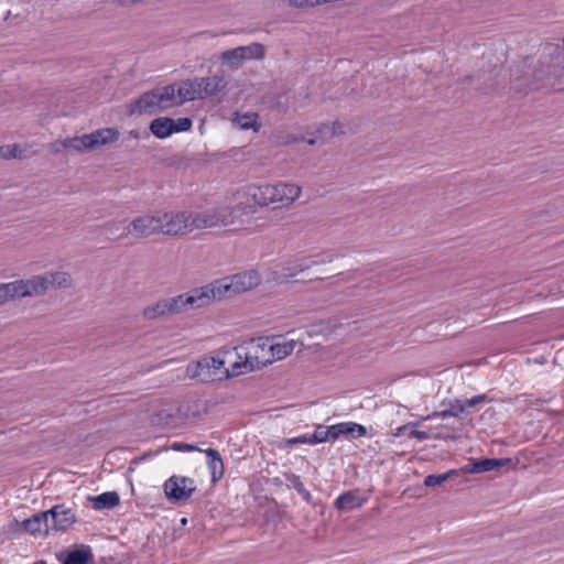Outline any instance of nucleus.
Returning a JSON list of instances; mask_svg holds the SVG:
<instances>
[{
	"label": "nucleus",
	"instance_id": "1",
	"mask_svg": "<svg viewBox=\"0 0 564 564\" xmlns=\"http://www.w3.org/2000/svg\"><path fill=\"white\" fill-rule=\"evenodd\" d=\"M176 84L155 87L144 91L128 106L129 115H154L181 106Z\"/></svg>",
	"mask_w": 564,
	"mask_h": 564
},
{
	"label": "nucleus",
	"instance_id": "2",
	"mask_svg": "<svg viewBox=\"0 0 564 564\" xmlns=\"http://www.w3.org/2000/svg\"><path fill=\"white\" fill-rule=\"evenodd\" d=\"M264 346L265 344H259L252 347L253 351H248L243 361L235 362L230 370L227 369V376L236 377L249 371L260 370L269 364H272L274 360H281L292 354L296 346V341L292 339L269 345V357L259 356V351L264 352Z\"/></svg>",
	"mask_w": 564,
	"mask_h": 564
},
{
	"label": "nucleus",
	"instance_id": "3",
	"mask_svg": "<svg viewBox=\"0 0 564 564\" xmlns=\"http://www.w3.org/2000/svg\"><path fill=\"white\" fill-rule=\"evenodd\" d=\"M249 194L259 206L278 204L273 208L292 204L301 194V187L295 184H261L251 186Z\"/></svg>",
	"mask_w": 564,
	"mask_h": 564
},
{
	"label": "nucleus",
	"instance_id": "4",
	"mask_svg": "<svg viewBox=\"0 0 564 564\" xmlns=\"http://www.w3.org/2000/svg\"><path fill=\"white\" fill-rule=\"evenodd\" d=\"M199 296L195 297L187 293L177 296L167 297L143 308L142 315L145 319H156L160 317L180 314L188 310H194V305L199 304Z\"/></svg>",
	"mask_w": 564,
	"mask_h": 564
},
{
	"label": "nucleus",
	"instance_id": "5",
	"mask_svg": "<svg viewBox=\"0 0 564 564\" xmlns=\"http://www.w3.org/2000/svg\"><path fill=\"white\" fill-rule=\"evenodd\" d=\"M162 230L163 227L159 213L145 214L135 217L127 224L123 231L117 235V238L123 239L128 236H132L137 239H143L153 235H160Z\"/></svg>",
	"mask_w": 564,
	"mask_h": 564
},
{
	"label": "nucleus",
	"instance_id": "6",
	"mask_svg": "<svg viewBox=\"0 0 564 564\" xmlns=\"http://www.w3.org/2000/svg\"><path fill=\"white\" fill-rule=\"evenodd\" d=\"M189 294L195 297L199 296V302H202L197 305L195 304L194 308L206 306L216 299L221 300L223 297L236 295L231 276H225L203 288L194 289L189 291Z\"/></svg>",
	"mask_w": 564,
	"mask_h": 564
},
{
	"label": "nucleus",
	"instance_id": "7",
	"mask_svg": "<svg viewBox=\"0 0 564 564\" xmlns=\"http://www.w3.org/2000/svg\"><path fill=\"white\" fill-rule=\"evenodd\" d=\"M534 77L541 86H550L557 91H564V54H557L554 63L547 66V70L542 67L534 70Z\"/></svg>",
	"mask_w": 564,
	"mask_h": 564
},
{
	"label": "nucleus",
	"instance_id": "8",
	"mask_svg": "<svg viewBox=\"0 0 564 564\" xmlns=\"http://www.w3.org/2000/svg\"><path fill=\"white\" fill-rule=\"evenodd\" d=\"M31 294L42 295L50 286L67 288L70 285V275L66 272H52L44 275H34L28 279Z\"/></svg>",
	"mask_w": 564,
	"mask_h": 564
},
{
	"label": "nucleus",
	"instance_id": "9",
	"mask_svg": "<svg viewBox=\"0 0 564 564\" xmlns=\"http://www.w3.org/2000/svg\"><path fill=\"white\" fill-rule=\"evenodd\" d=\"M194 480L188 477H170L163 485L164 494L170 501H184L196 490Z\"/></svg>",
	"mask_w": 564,
	"mask_h": 564
},
{
	"label": "nucleus",
	"instance_id": "10",
	"mask_svg": "<svg viewBox=\"0 0 564 564\" xmlns=\"http://www.w3.org/2000/svg\"><path fill=\"white\" fill-rule=\"evenodd\" d=\"M159 217L162 221L163 230L161 234L163 235L175 236L185 234L189 229L191 213H159Z\"/></svg>",
	"mask_w": 564,
	"mask_h": 564
},
{
	"label": "nucleus",
	"instance_id": "11",
	"mask_svg": "<svg viewBox=\"0 0 564 564\" xmlns=\"http://www.w3.org/2000/svg\"><path fill=\"white\" fill-rule=\"evenodd\" d=\"M48 512L51 530L66 531L76 522V514L72 508L65 507V505H56L52 507Z\"/></svg>",
	"mask_w": 564,
	"mask_h": 564
},
{
	"label": "nucleus",
	"instance_id": "12",
	"mask_svg": "<svg viewBox=\"0 0 564 564\" xmlns=\"http://www.w3.org/2000/svg\"><path fill=\"white\" fill-rule=\"evenodd\" d=\"M26 296H32L28 280H17L10 283L0 284V304L9 300Z\"/></svg>",
	"mask_w": 564,
	"mask_h": 564
},
{
	"label": "nucleus",
	"instance_id": "13",
	"mask_svg": "<svg viewBox=\"0 0 564 564\" xmlns=\"http://www.w3.org/2000/svg\"><path fill=\"white\" fill-rule=\"evenodd\" d=\"M202 83H204L203 79L196 77L194 79L183 80L180 85H176L182 105L186 101L204 99Z\"/></svg>",
	"mask_w": 564,
	"mask_h": 564
},
{
	"label": "nucleus",
	"instance_id": "14",
	"mask_svg": "<svg viewBox=\"0 0 564 564\" xmlns=\"http://www.w3.org/2000/svg\"><path fill=\"white\" fill-rule=\"evenodd\" d=\"M332 433L334 441L341 436L356 440L367 435V427L356 422H341L332 425Z\"/></svg>",
	"mask_w": 564,
	"mask_h": 564
},
{
	"label": "nucleus",
	"instance_id": "15",
	"mask_svg": "<svg viewBox=\"0 0 564 564\" xmlns=\"http://www.w3.org/2000/svg\"><path fill=\"white\" fill-rule=\"evenodd\" d=\"M511 463V458H481L478 460H471L466 466V471L471 474H480L490 470H498Z\"/></svg>",
	"mask_w": 564,
	"mask_h": 564
},
{
	"label": "nucleus",
	"instance_id": "16",
	"mask_svg": "<svg viewBox=\"0 0 564 564\" xmlns=\"http://www.w3.org/2000/svg\"><path fill=\"white\" fill-rule=\"evenodd\" d=\"M62 564H88L94 562V554L88 545H80L66 554L59 553L57 555Z\"/></svg>",
	"mask_w": 564,
	"mask_h": 564
},
{
	"label": "nucleus",
	"instance_id": "17",
	"mask_svg": "<svg viewBox=\"0 0 564 564\" xmlns=\"http://www.w3.org/2000/svg\"><path fill=\"white\" fill-rule=\"evenodd\" d=\"M234 293L246 292L260 283V275L257 271L250 270L231 275Z\"/></svg>",
	"mask_w": 564,
	"mask_h": 564
},
{
	"label": "nucleus",
	"instance_id": "18",
	"mask_svg": "<svg viewBox=\"0 0 564 564\" xmlns=\"http://www.w3.org/2000/svg\"><path fill=\"white\" fill-rule=\"evenodd\" d=\"M23 528L26 532L31 533L32 535L39 533L48 534L51 527L47 510L37 512L33 514L31 518L24 520Z\"/></svg>",
	"mask_w": 564,
	"mask_h": 564
},
{
	"label": "nucleus",
	"instance_id": "19",
	"mask_svg": "<svg viewBox=\"0 0 564 564\" xmlns=\"http://www.w3.org/2000/svg\"><path fill=\"white\" fill-rule=\"evenodd\" d=\"M366 499L358 496L355 491L348 490L339 495L334 501V507L343 512H348L362 507Z\"/></svg>",
	"mask_w": 564,
	"mask_h": 564
},
{
	"label": "nucleus",
	"instance_id": "20",
	"mask_svg": "<svg viewBox=\"0 0 564 564\" xmlns=\"http://www.w3.org/2000/svg\"><path fill=\"white\" fill-rule=\"evenodd\" d=\"M219 224L225 225V220L220 219V217L215 213L209 212H200V213H191L189 219V230L199 229V228H208L215 227Z\"/></svg>",
	"mask_w": 564,
	"mask_h": 564
},
{
	"label": "nucleus",
	"instance_id": "21",
	"mask_svg": "<svg viewBox=\"0 0 564 564\" xmlns=\"http://www.w3.org/2000/svg\"><path fill=\"white\" fill-rule=\"evenodd\" d=\"M174 119L172 118L159 117L150 122L149 129L156 138L165 139L174 133V129L172 127Z\"/></svg>",
	"mask_w": 564,
	"mask_h": 564
},
{
	"label": "nucleus",
	"instance_id": "22",
	"mask_svg": "<svg viewBox=\"0 0 564 564\" xmlns=\"http://www.w3.org/2000/svg\"><path fill=\"white\" fill-rule=\"evenodd\" d=\"M88 500L93 502L96 510L112 509L120 503V497L116 491L102 492L98 496H89Z\"/></svg>",
	"mask_w": 564,
	"mask_h": 564
},
{
	"label": "nucleus",
	"instance_id": "23",
	"mask_svg": "<svg viewBox=\"0 0 564 564\" xmlns=\"http://www.w3.org/2000/svg\"><path fill=\"white\" fill-rule=\"evenodd\" d=\"M200 79L204 82L202 83L204 98L217 95L227 85L224 76L219 75H214L212 77H200Z\"/></svg>",
	"mask_w": 564,
	"mask_h": 564
},
{
	"label": "nucleus",
	"instance_id": "24",
	"mask_svg": "<svg viewBox=\"0 0 564 564\" xmlns=\"http://www.w3.org/2000/svg\"><path fill=\"white\" fill-rule=\"evenodd\" d=\"M94 149L98 145L108 144L119 139L120 133L116 128H104L90 133Z\"/></svg>",
	"mask_w": 564,
	"mask_h": 564
},
{
	"label": "nucleus",
	"instance_id": "25",
	"mask_svg": "<svg viewBox=\"0 0 564 564\" xmlns=\"http://www.w3.org/2000/svg\"><path fill=\"white\" fill-rule=\"evenodd\" d=\"M448 406L440 412H434L432 415L426 416V420L432 417H457L459 414L466 411L465 404L459 399H455L454 401H449Z\"/></svg>",
	"mask_w": 564,
	"mask_h": 564
},
{
	"label": "nucleus",
	"instance_id": "26",
	"mask_svg": "<svg viewBox=\"0 0 564 564\" xmlns=\"http://www.w3.org/2000/svg\"><path fill=\"white\" fill-rule=\"evenodd\" d=\"M91 134H84L80 137L67 138L63 141V147L66 149H73L77 152H82L85 150L94 149L91 140Z\"/></svg>",
	"mask_w": 564,
	"mask_h": 564
},
{
	"label": "nucleus",
	"instance_id": "27",
	"mask_svg": "<svg viewBox=\"0 0 564 564\" xmlns=\"http://www.w3.org/2000/svg\"><path fill=\"white\" fill-rule=\"evenodd\" d=\"M285 479L292 486L296 492L310 505H314L313 497L311 492L304 487V484L302 482L300 476L289 473L285 474Z\"/></svg>",
	"mask_w": 564,
	"mask_h": 564
},
{
	"label": "nucleus",
	"instance_id": "28",
	"mask_svg": "<svg viewBox=\"0 0 564 564\" xmlns=\"http://www.w3.org/2000/svg\"><path fill=\"white\" fill-rule=\"evenodd\" d=\"M221 64L230 66L231 68H238L245 62V55L241 53L239 46L227 50L221 54Z\"/></svg>",
	"mask_w": 564,
	"mask_h": 564
},
{
	"label": "nucleus",
	"instance_id": "29",
	"mask_svg": "<svg viewBox=\"0 0 564 564\" xmlns=\"http://www.w3.org/2000/svg\"><path fill=\"white\" fill-rule=\"evenodd\" d=\"M325 260H297L292 263H290L288 267L284 268L285 275L286 276H294L300 272H303L307 269H310L313 265H316L318 263H323Z\"/></svg>",
	"mask_w": 564,
	"mask_h": 564
},
{
	"label": "nucleus",
	"instance_id": "30",
	"mask_svg": "<svg viewBox=\"0 0 564 564\" xmlns=\"http://www.w3.org/2000/svg\"><path fill=\"white\" fill-rule=\"evenodd\" d=\"M208 460L209 468L212 469L213 479L216 480V473L219 470V477L224 474V463L218 451L214 448H207L205 451Z\"/></svg>",
	"mask_w": 564,
	"mask_h": 564
},
{
	"label": "nucleus",
	"instance_id": "31",
	"mask_svg": "<svg viewBox=\"0 0 564 564\" xmlns=\"http://www.w3.org/2000/svg\"><path fill=\"white\" fill-rule=\"evenodd\" d=\"M241 53L245 55V61L252 58L261 59L264 57L265 47L263 44L254 42L246 46H239Z\"/></svg>",
	"mask_w": 564,
	"mask_h": 564
},
{
	"label": "nucleus",
	"instance_id": "32",
	"mask_svg": "<svg viewBox=\"0 0 564 564\" xmlns=\"http://www.w3.org/2000/svg\"><path fill=\"white\" fill-rule=\"evenodd\" d=\"M235 122L242 130H258L260 128V124L258 123V115L254 112H249L245 115L236 113Z\"/></svg>",
	"mask_w": 564,
	"mask_h": 564
},
{
	"label": "nucleus",
	"instance_id": "33",
	"mask_svg": "<svg viewBox=\"0 0 564 564\" xmlns=\"http://www.w3.org/2000/svg\"><path fill=\"white\" fill-rule=\"evenodd\" d=\"M459 470L451 469L444 474H431L427 475L424 479V486L426 487H435L437 485H442L447 481L452 476L458 475Z\"/></svg>",
	"mask_w": 564,
	"mask_h": 564
},
{
	"label": "nucleus",
	"instance_id": "34",
	"mask_svg": "<svg viewBox=\"0 0 564 564\" xmlns=\"http://www.w3.org/2000/svg\"><path fill=\"white\" fill-rule=\"evenodd\" d=\"M312 435V445L327 442L328 440L334 441V434L332 433V425L324 426L322 424L316 426V430Z\"/></svg>",
	"mask_w": 564,
	"mask_h": 564
},
{
	"label": "nucleus",
	"instance_id": "35",
	"mask_svg": "<svg viewBox=\"0 0 564 564\" xmlns=\"http://www.w3.org/2000/svg\"><path fill=\"white\" fill-rule=\"evenodd\" d=\"M224 364H225L224 360H221L218 357H212L209 360L204 359L203 361H198L197 366H196V368L199 369L200 371L194 372L193 376L194 377L202 376V371L204 369H209V367H213L214 370H219L224 366Z\"/></svg>",
	"mask_w": 564,
	"mask_h": 564
},
{
	"label": "nucleus",
	"instance_id": "36",
	"mask_svg": "<svg viewBox=\"0 0 564 564\" xmlns=\"http://www.w3.org/2000/svg\"><path fill=\"white\" fill-rule=\"evenodd\" d=\"M126 224L124 221L122 220H110V221H107L105 223L101 228L109 232L115 240H119L117 238V235L120 234L121 231H123V229L126 228Z\"/></svg>",
	"mask_w": 564,
	"mask_h": 564
},
{
	"label": "nucleus",
	"instance_id": "37",
	"mask_svg": "<svg viewBox=\"0 0 564 564\" xmlns=\"http://www.w3.org/2000/svg\"><path fill=\"white\" fill-rule=\"evenodd\" d=\"M0 155L3 159H15L21 156V150L18 144H7L0 147Z\"/></svg>",
	"mask_w": 564,
	"mask_h": 564
},
{
	"label": "nucleus",
	"instance_id": "38",
	"mask_svg": "<svg viewBox=\"0 0 564 564\" xmlns=\"http://www.w3.org/2000/svg\"><path fill=\"white\" fill-rule=\"evenodd\" d=\"M193 121L188 117L178 118L177 120H174V123L172 124L175 132H185L192 129Z\"/></svg>",
	"mask_w": 564,
	"mask_h": 564
},
{
	"label": "nucleus",
	"instance_id": "39",
	"mask_svg": "<svg viewBox=\"0 0 564 564\" xmlns=\"http://www.w3.org/2000/svg\"><path fill=\"white\" fill-rule=\"evenodd\" d=\"M312 435L310 434H304V435H300V436H296V437H292V438H286L284 442H285V447H292V446H295L297 444H311L312 445Z\"/></svg>",
	"mask_w": 564,
	"mask_h": 564
},
{
	"label": "nucleus",
	"instance_id": "40",
	"mask_svg": "<svg viewBox=\"0 0 564 564\" xmlns=\"http://www.w3.org/2000/svg\"><path fill=\"white\" fill-rule=\"evenodd\" d=\"M399 269L395 267L387 272H381L378 274V279L380 283L391 281L393 279H397L399 276L398 274Z\"/></svg>",
	"mask_w": 564,
	"mask_h": 564
},
{
	"label": "nucleus",
	"instance_id": "41",
	"mask_svg": "<svg viewBox=\"0 0 564 564\" xmlns=\"http://www.w3.org/2000/svg\"><path fill=\"white\" fill-rule=\"evenodd\" d=\"M171 448L177 452H193L198 451L199 448L194 444H186V443H180L175 442L171 445Z\"/></svg>",
	"mask_w": 564,
	"mask_h": 564
},
{
	"label": "nucleus",
	"instance_id": "42",
	"mask_svg": "<svg viewBox=\"0 0 564 564\" xmlns=\"http://www.w3.org/2000/svg\"><path fill=\"white\" fill-rule=\"evenodd\" d=\"M488 400L489 399H488L487 394H478V395H475V397L468 399L466 401V403H467L468 406H476L477 404H480V403H482L485 401H488Z\"/></svg>",
	"mask_w": 564,
	"mask_h": 564
},
{
	"label": "nucleus",
	"instance_id": "43",
	"mask_svg": "<svg viewBox=\"0 0 564 564\" xmlns=\"http://www.w3.org/2000/svg\"><path fill=\"white\" fill-rule=\"evenodd\" d=\"M410 436L414 437V438H417L420 441H425V440H429L430 438V434L425 431H419V430H413L411 433H410Z\"/></svg>",
	"mask_w": 564,
	"mask_h": 564
},
{
	"label": "nucleus",
	"instance_id": "44",
	"mask_svg": "<svg viewBox=\"0 0 564 564\" xmlns=\"http://www.w3.org/2000/svg\"><path fill=\"white\" fill-rule=\"evenodd\" d=\"M344 132V126L340 122H333L332 124V134L338 135Z\"/></svg>",
	"mask_w": 564,
	"mask_h": 564
},
{
	"label": "nucleus",
	"instance_id": "45",
	"mask_svg": "<svg viewBox=\"0 0 564 564\" xmlns=\"http://www.w3.org/2000/svg\"><path fill=\"white\" fill-rule=\"evenodd\" d=\"M181 522H182L183 524H186L187 519H186V518H183V519L181 520Z\"/></svg>",
	"mask_w": 564,
	"mask_h": 564
},
{
	"label": "nucleus",
	"instance_id": "46",
	"mask_svg": "<svg viewBox=\"0 0 564 564\" xmlns=\"http://www.w3.org/2000/svg\"><path fill=\"white\" fill-rule=\"evenodd\" d=\"M34 564H46L44 561L35 562Z\"/></svg>",
	"mask_w": 564,
	"mask_h": 564
},
{
	"label": "nucleus",
	"instance_id": "47",
	"mask_svg": "<svg viewBox=\"0 0 564 564\" xmlns=\"http://www.w3.org/2000/svg\"><path fill=\"white\" fill-rule=\"evenodd\" d=\"M131 133H132V137H135V138L138 137V132L134 133L133 131H131Z\"/></svg>",
	"mask_w": 564,
	"mask_h": 564
},
{
	"label": "nucleus",
	"instance_id": "48",
	"mask_svg": "<svg viewBox=\"0 0 564 564\" xmlns=\"http://www.w3.org/2000/svg\"><path fill=\"white\" fill-rule=\"evenodd\" d=\"M267 343H269V339H265V343H264V344H265V346H264V348H265V347H269V345H268Z\"/></svg>",
	"mask_w": 564,
	"mask_h": 564
}]
</instances>
